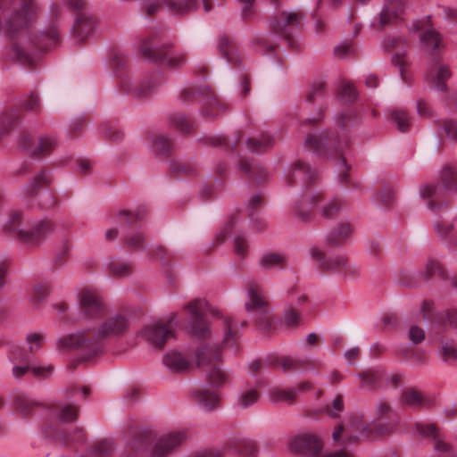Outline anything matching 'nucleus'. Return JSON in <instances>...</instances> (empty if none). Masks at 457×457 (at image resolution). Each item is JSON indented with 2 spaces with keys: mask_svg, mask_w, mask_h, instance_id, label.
<instances>
[{
  "mask_svg": "<svg viewBox=\"0 0 457 457\" xmlns=\"http://www.w3.org/2000/svg\"><path fill=\"white\" fill-rule=\"evenodd\" d=\"M309 253L312 259L324 270L338 273L347 278H356L361 273V267L349 262L343 254L326 256L318 246H312Z\"/></svg>",
  "mask_w": 457,
  "mask_h": 457,
  "instance_id": "ddd939ff",
  "label": "nucleus"
},
{
  "mask_svg": "<svg viewBox=\"0 0 457 457\" xmlns=\"http://www.w3.org/2000/svg\"><path fill=\"white\" fill-rule=\"evenodd\" d=\"M239 170L248 174L256 182L263 181L270 177L265 168L248 160L240 161Z\"/></svg>",
  "mask_w": 457,
  "mask_h": 457,
  "instance_id": "e433bc0d",
  "label": "nucleus"
},
{
  "mask_svg": "<svg viewBox=\"0 0 457 457\" xmlns=\"http://www.w3.org/2000/svg\"><path fill=\"white\" fill-rule=\"evenodd\" d=\"M195 402L206 411H212L220 406V395L207 388H200L192 391Z\"/></svg>",
  "mask_w": 457,
  "mask_h": 457,
  "instance_id": "cd10ccee",
  "label": "nucleus"
},
{
  "mask_svg": "<svg viewBox=\"0 0 457 457\" xmlns=\"http://www.w3.org/2000/svg\"><path fill=\"white\" fill-rule=\"evenodd\" d=\"M391 118L399 131L405 132L411 127V120L408 113L403 110H393Z\"/></svg>",
  "mask_w": 457,
  "mask_h": 457,
  "instance_id": "8fccbe9b",
  "label": "nucleus"
},
{
  "mask_svg": "<svg viewBox=\"0 0 457 457\" xmlns=\"http://www.w3.org/2000/svg\"><path fill=\"white\" fill-rule=\"evenodd\" d=\"M287 265V258L284 254L267 252L260 258V266L265 270L282 269Z\"/></svg>",
  "mask_w": 457,
  "mask_h": 457,
  "instance_id": "ea45409f",
  "label": "nucleus"
},
{
  "mask_svg": "<svg viewBox=\"0 0 457 457\" xmlns=\"http://www.w3.org/2000/svg\"><path fill=\"white\" fill-rule=\"evenodd\" d=\"M45 343V337L40 333H29L26 336V344L29 347V354L32 353L34 352L38 351L42 348L43 345Z\"/></svg>",
  "mask_w": 457,
  "mask_h": 457,
  "instance_id": "13d9d810",
  "label": "nucleus"
},
{
  "mask_svg": "<svg viewBox=\"0 0 457 457\" xmlns=\"http://www.w3.org/2000/svg\"><path fill=\"white\" fill-rule=\"evenodd\" d=\"M274 142L270 136H262V137H249L245 141V146L250 153H261L270 147Z\"/></svg>",
  "mask_w": 457,
  "mask_h": 457,
  "instance_id": "a18cd8bd",
  "label": "nucleus"
},
{
  "mask_svg": "<svg viewBox=\"0 0 457 457\" xmlns=\"http://www.w3.org/2000/svg\"><path fill=\"white\" fill-rule=\"evenodd\" d=\"M13 405L17 411L29 414L37 403L23 393H17L13 395Z\"/></svg>",
  "mask_w": 457,
  "mask_h": 457,
  "instance_id": "09e8293b",
  "label": "nucleus"
},
{
  "mask_svg": "<svg viewBox=\"0 0 457 457\" xmlns=\"http://www.w3.org/2000/svg\"><path fill=\"white\" fill-rule=\"evenodd\" d=\"M420 41L426 50L436 51L444 47L442 35L432 28L421 34Z\"/></svg>",
  "mask_w": 457,
  "mask_h": 457,
  "instance_id": "58836bf2",
  "label": "nucleus"
},
{
  "mask_svg": "<svg viewBox=\"0 0 457 457\" xmlns=\"http://www.w3.org/2000/svg\"><path fill=\"white\" fill-rule=\"evenodd\" d=\"M317 177L316 170L300 162L291 164L283 174L286 186L295 185L298 179L313 182Z\"/></svg>",
  "mask_w": 457,
  "mask_h": 457,
  "instance_id": "5701e85b",
  "label": "nucleus"
},
{
  "mask_svg": "<svg viewBox=\"0 0 457 457\" xmlns=\"http://www.w3.org/2000/svg\"><path fill=\"white\" fill-rule=\"evenodd\" d=\"M126 59L121 54H114L110 62V69L114 70L116 76L120 78V89L133 98H144L152 95L164 82L163 76L159 71H154L141 80L125 71Z\"/></svg>",
  "mask_w": 457,
  "mask_h": 457,
  "instance_id": "1a4fd4ad",
  "label": "nucleus"
},
{
  "mask_svg": "<svg viewBox=\"0 0 457 457\" xmlns=\"http://www.w3.org/2000/svg\"><path fill=\"white\" fill-rule=\"evenodd\" d=\"M401 403L412 409H421L432 404V401L423 395L420 392L413 389H405L400 397Z\"/></svg>",
  "mask_w": 457,
  "mask_h": 457,
  "instance_id": "c756f323",
  "label": "nucleus"
},
{
  "mask_svg": "<svg viewBox=\"0 0 457 457\" xmlns=\"http://www.w3.org/2000/svg\"><path fill=\"white\" fill-rule=\"evenodd\" d=\"M145 241L144 235L138 230H131L125 236V245L129 248H140Z\"/></svg>",
  "mask_w": 457,
  "mask_h": 457,
  "instance_id": "bf43d9fd",
  "label": "nucleus"
},
{
  "mask_svg": "<svg viewBox=\"0 0 457 457\" xmlns=\"http://www.w3.org/2000/svg\"><path fill=\"white\" fill-rule=\"evenodd\" d=\"M179 325L178 314L171 312L166 320L160 319L146 324L138 335L154 347L162 348L169 338L174 337V329Z\"/></svg>",
  "mask_w": 457,
  "mask_h": 457,
  "instance_id": "4468645a",
  "label": "nucleus"
},
{
  "mask_svg": "<svg viewBox=\"0 0 457 457\" xmlns=\"http://www.w3.org/2000/svg\"><path fill=\"white\" fill-rule=\"evenodd\" d=\"M171 142L168 137L155 136L152 138V149L158 154L167 155L171 150Z\"/></svg>",
  "mask_w": 457,
  "mask_h": 457,
  "instance_id": "3c124183",
  "label": "nucleus"
},
{
  "mask_svg": "<svg viewBox=\"0 0 457 457\" xmlns=\"http://www.w3.org/2000/svg\"><path fill=\"white\" fill-rule=\"evenodd\" d=\"M79 409L71 403H62L56 404L52 410V415L57 423L46 424L43 428V434L46 438L56 441L63 445L72 443L82 444L85 441V432L80 428H76L72 434H67L61 430V424L71 423L77 420Z\"/></svg>",
  "mask_w": 457,
  "mask_h": 457,
  "instance_id": "9b49d317",
  "label": "nucleus"
},
{
  "mask_svg": "<svg viewBox=\"0 0 457 457\" xmlns=\"http://www.w3.org/2000/svg\"><path fill=\"white\" fill-rule=\"evenodd\" d=\"M297 301H298L297 308L289 306L284 311L283 320L287 326H295L298 324V322L300 320V314H299V312L301 311L300 307L302 304L309 303L308 297L303 294H302L298 296Z\"/></svg>",
  "mask_w": 457,
  "mask_h": 457,
  "instance_id": "37998d69",
  "label": "nucleus"
},
{
  "mask_svg": "<svg viewBox=\"0 0 457 457\" xmlns=\"http://www.w3.org/2000/svg\"><path fill=\"white\" fill-rule=\"evenodd\" d=\"M222 353L216 345H201L194 351L190 347L171 349L162 356L165 369L173 374H186L195 366L205 370V377L211 386H222L228 374L221 368Z\"/></svg>",
  "mask_w": 457,
  "mask_h": 457,
  "instance_id": "20e7f679",
  "label": "nucleus"
},
{
  "mask_svg": "<svg viewBox=\"0 0 457 457\" xmlns=\"http://www.w3.org/2000/svg\"><path fill=\"white\" fill-rule=\"evenodd\" d=\"M77 304L83 316L89 319L101 318L107 310L100 293L88 287L77 292Z\"/></svg>",
  "mask_w": 457,
  "mask_h": 457,
  "instance_id": "f3484780",
  "label": "nucleus"
},
{
  "mask_svg": "<svg viewBox=\"0 0 457 457\" xmlns=\"http://www.w3.org/2000/svg\"><path fill=\"white\" fill-rule=\"evenodd\" d=\"M162 4L173 15H184L199 6L198 0H146L142 4V12L152 16L162 9Z\"/></svg>",
  "mask_w": 457,
  "mask_h": 457,
  "instance_id": "6ab92c4d",
  "label": "nucleus"
},
{
  "mask_svg": "<svg viewBox=\"0 0 457 457\" xmlns=\"http://www.w3.org/2000/svg\"><path fill=\"white\" fill-rule=\"evenodd\" d=\"M355 121V118L350 112L339 113L337 117V125L343 133L341 136H328L327 130L315 131L307 135L305 146L310 151L323 156H332L337 160L341 170L338 178L341 183L347 181L348 166L346 165L345 152L349 147V139L345 133L349 126Z\"/></svg>",
  "mask_w": 457,
  "mask_h": 457,
  "instance_id": "39448f33",
  "label": "nucleus"
},
{
  "mask_svg": "<svg viewBox=\"0 0 457 457\" xmlns=\"http://www.w3.org/2000/svg\"><path fill=\"white\" fill-rule=\"evenodd\" d=\"M325 83L323 80L319 79L312 83L310 91L307 94V101L311 104H316L321 100L324 95Z\"/></svg>",
  "mask_w": 457,
  "mask_h": 457,
  "instance_id": "6e6d98bb",
  "label": "nucleus"
},
{
  "mask_svg": "<svg viewBox=\"0 0 457 457\" xmlns=\"http://www.w3.org/2000/svg\"><path fill=\"white\" fill-rule=\"evenodd\" d=\"M37 13L34 0H0V34L13 40L6 57L25 66L38 60V54L57 46L61 42L63 12L61 6L50 5L48 21L38 34L30 31Z\"/></svg>",
  "mask_w": 457,
  "mask_h": 457,
  "instance_id": "f257e3e1",
  "label": "nucleus"
},
{
  "mask_svg": "<svg viewBox=\"0 0 457 457\" xmlns=\"http://www.w3.org/2000/svg\"><path fill=\"white\" fill-rule=\"evenodd\" d=\"M170 122L174 129L183 133H188L192 129L191 122L185 115L181 113L172 114L170 118Z\"/></svg>",
  "mask_w": 457,
  "mask_h": 457,
  "instance_id": "5fc2aeb1",
  "label": "nucleus"
},
{
  "mask_svg": "<svg viewBox=\"0 0 457 457\" xmlns=\"http://www.w3.org/2000/svg\"><path fill=\"white\" fill-rule=\"evenodd\" d=\"M361 378V386L366 389H372L380 386L385 378V372L382 369H373L358 374Z\"/></svg>",
  "mask_w": 457,
  "mask_h": 457,
  "instance_id": "4c0bfd02",
  "label": "nucleus"
},
{
  "mask_svg": "<svg viewBox=\"0 0 457 457\" xmlns=\"http://www.w3.org/2000/svg\"><path fill=\"white\" fill-rule=\"evenodd\" d=\"M105 268L111 275L118 278L129 276L132 270L131 264L119 258H111Z\"/></svg>",
  "mask_w": 457,
  "mask_h": 457,
  "instance_id": "79ce46f5",
  "label": "nucleus"
},
{
  "mask_svg": "<svg viewBox=\"0 0 457 457\" xmlns=\"http://www.w3.org/2000/svg\"><path fill=\"white\" fill-rule=\"evenodd\" d=\"M99 132L104 137L113 141L119 140L122 136L120 129L112 125H102L99 129Z\"/></svg>",
  "mask_w": 457,
  "mask_h": 457,
  "instance_id": "0e129e2a",
  "label": "nucleus"
},
{
  "mask_svg": "<svg viewBox=\"0 0 457 457\" xmlns=\"http://www.w3.org/2000/svg\"><path fill=\"white\" fill-rule=\"evenodd\" d=\"M186 439L187 433L182 429L159 433L144 428L135 433L129 447L137 453H145L149 457H166L180 446Z\"/></svg>",
  "mask_w": 457,
  "mask_h": 457,
  "instance_id": "0eeeda50",
  "label": "nucleus"
},
{
  "mask_svg": "<svg viewBox=\"0 0 457 457\" xmlns=\"http://www.w3.org/2000/svg\"><path fill=\"white\" fill-rule=\"evenodd\" d=\"M218 50L228 64L236 67L240 62L238 51L227 35L218 37Z\"/></svg>",
  "mask_w": 457,
  "mask_h": 457,
  "instance_id": "c85d7f7f",
  "label": "nucleus"
},
{
  "mask_svg": "<svg viewBox=\"0 0 457 457\" xmlns=\"http://www.w3.org/2000/svg\"><path fill=\"white\" fill-rule=\"evenodd\" d=\"M338 98L344 102H352L357 98V91L353 84L344 83L342 84L339 92Z\"/></svg>",
  "mask_w": 457,
  "mask_h": 457,
  "instance_id": "680f3d73",
  "label": "nucleus"
},
{
  "mask_svg": "<svg viewBox=\"0 0 457 457\" xmlns=\"http://www.w3.org/2000/svg\"><path fill=\"white\" fill-rule=\"evenodd\" d=\"M404 15L403 0H385L378 16L374 18L371 26L376 29H384L403 21Z\"/></svg>",
  "mask_w": 457,
  "mask_h": 457,
  "instance_id": "aec40b11",
  "label": "nucleus"
},
{
  "mask_svg": "<svg viewBox=\"0 0 457 457\" xmlns=\"http://www.w3.org/2000/svg\"><path fill=\"white\" fill-rule=\"evenodd\" d=\"M51 292V286L48 282H40L34 286L29 295V302L34 306H38L43 303Z\"/></svg>",
  "mask_w": 457,
  "mask_h": 457,
  "instance_id": "c03bdc74",
  "label": "nucleus"
},
{
  "mask_svg": "<svg viewBox=\"0 0 457 457\" xmlns=\"http://www.w3.org/2000/svg\"><path fill=\"white\" fill-rule=\"evenodd\" d=\"M146 214V208L144 205L137 207L136 211H120L116 217L114 218V221H123L128 224H132L134 222H137L141 220L145 215Z\"/></svg>",
  "mask_w": 457,
  "mask_h": 457,
  "instance_id": "49530a36",
  "label": "nucleus"
},
{
  "mask_svg": "<svg viewBox=\"0 0 457 457\" xmlns=\"http://www.w3.org/2000/svg\"><path fill=\"white\" fill-rule=\"evenodd\" d=\"M19 145L23 150L29 151L34 157H43L50 154L56 147L57 140L55 137L45 135L38 138L37 144H34V139L30 135H24L20 139Z\"/></svg>",
  "mask_w": 457,
  "mask_h": 457,
  "instance_id": "4be33fe9",
  "label": "nucleus"
},
{
  "mask_svg": "<svg viewBox=\"0 0 457 457\" xmlns=\"http://www.w3.org/2000/svg\"><path fill=\"white\" fill-rule=\"evenodd\" d=\"M435 322H448L452 327L457 328V308L439 312L435 317Z\"/></svg>",
  "mask_w": 457,
  "mask_h": 457,
  "instance_id": "052dcab7",
  "label": "nucleus"
},
{
  "mask_svg": "<svg viewBox=\"0 0 457 457\" xmlns=\"http://www.w3.org/2000/svg\"><path fill=\"white\" fill-rule=\"evenodd\" d=\"M247 301L245 307L250 311L261 310L264 308L266 301L262 287L253 282H251L247 289Z\"/></svg>",
  "mask_w": 457,
  "mask_h": 457,
  "instance_id": "72a5a7b5",
  "label": "nucleus"
},
{
  "mask_svg": "<svg viewBox=\"0 0 457 457\" xmlns=\"http://www.w3.org/2000/svg\"><path fill=\"white\" fill-rule=\"evenodd\" d=\"M322 198V191L312 187H306L300 199L293 205L294 215L303 221L307 220Z\"/></svg>",
  "mask_w": 457,
  "mask_h": 457,
  "instance_id": "412c9836",
  "label": "nucleus"
},
{
  "mask_svg": "<svg viewBox=\"0 0 457 457\" xmlns=\"http://www.w3.org/2000/svg\"><path fill=\"white\" fill-rule=\"evenodd\" d=\"M344 410L343 397L337 395L331 403L330 405L327 406L326 411L328 416L332 418L338 417Z\"/></svg>",
  "mask_w": 457,
  "mask_h": 457,
  "instance_id": "338daca9",
  "label": "nucleus"
},
{
  "mask_svg": "<svg viewBox=\"0 0 457 457\" xmlns=\"http://www.w3.org/2000/svg\"><path fill=\"white\" fill-rule=\"evenodd\" d=\"M21 104L25 110L37 112L40 108V100L36 93H31L24 98Z\"/></svg>",
  "mask_w": 457,
  "mask_h": 457,
  "instance_id": "69168bd1",
  "label": "nucleus"
},
{
  "mask_svg": "<svg viewBox=\"0 0 457 457\" xmlns=\"http://www.w3.org/2000/svg\"><path fill=\"white\" fill-rule=\"evenodd\" d=\"M347 208V204L339 196H336L320 209V213L322 218L332 220L338 217Z\"/></svg>",
  "mask_w": 457,
  "mask_h": 457,
  "instance_id": "f704fd0d",
  "label": "nucleus"
},
{
  "mask_svg": "<svg viewBox=\"0 0 457 457\" xmlns=\"http://www.w3.org/2000/svg\"><path fill=\"white\" fill-rule=\"evenodd\" d=\"M416 430L421 436L433 439L436 442L435 450L444 453V457H454L449 445L440 439L438 429L434 424L416 423Z\"/></svg>",
  "mask_w": 457,
  "mask_h": 457,
  "instance_id": "a878e982",
  "label": "nucleus"
},
{
  "mask_svg": "<svg viewBox=\"0 0 457 457\" xmlns=\"http://www.w3.org/2000/svg\"><path fill=\"white\" fill-rule=\"evenodd\" d=\"M184 310L188 313V332L197 339L209 338L211 330L208 323L204 320L206 312L221 319L223 326V337L221 347L230 350L233 353L239 352L240 336L237 332L238 324L229 317H224L220 311H213L204 299H193L184 305Z\"/></svg>",
  "mask_w": 457,
  "mask_h": 457,
  "instance_id": "423d86ee",
  "label": "nucleus"
},
{
  "mask_svg": "<svg viewBox=\"0 0 457 457\" xmlns=\"http://www.w3.org/2000/svg\"><path fill=\"white\" fill-rule=\"evenodd\" d=\"M95 28V18L83 13L76 19L72 27V35L78 41H84L94 32Z\"/></svg>",
  "mask_w": 457,
  "mask_h": 457,
  "instance_id": "bb28decb",
  "label": "nucleus"
},
{
  "mask_svg": "<svg viewBox=\"0 0 457 457\" xmlns=\"http://www.w3.org/2000/svg\"><path fill=\"white\" fill-rule=\"evenodd\" d=\"M18 117L17 111H12L0 116V139L12 129Z\"/></svg>",
  "mask_w": 457,
  "mask_h": 457,
  "instance_id": "864d4df0",
  "label": "nucleus"
},
{
  "mask_svg": "<svg viewBox=\"0 0 457 457\" xmlns=\"http://www.w3.org/2000/svg\"><path fill=\"white\" fill-rule=\"evenodd\" d=\"M446 104L453 113H457V92H452L448 96ZM443 129L450 140H457V118L446 120Z\"/></svg>",
  "mask_w": 457,
  "mask_h": 457,
  "instance_id": "473e14b6",
  "label": "nucleus"
},
{
  "mask_svg": "<svg viewBox=\"0 0 457 457\" xmlns=\"http://www.w3.org/2000/svg\"><path fill=\"white\" fill-rule=\"evenodd\" d=\"M242 138L243 135L241 132L237 135L236 139L231 143H228L226 137L222 136H217L212 138V144L217 146H223L226 149L230 147L233 151H237L240 142L242 141Z\"/></svg>",
  "mask_w": 457,
  "mask_h": 457,
  "instance_id": "e2e57ef3",
  "label": "nucleus"
},
{
  "mask_svg": "<svg viewBox=\"0 0 457 457\" xmlns=\"http://www.w3.org/2000/svg\"><path fill=\"white\" fill-rule=\"evenodd\" d=\"M352 231L353 229L349 223L340 224L329 233L328 242L334 245H340L350 237Z\"/></svg>",
  "mask_w": 457,
  "mask_h": 457,
  "instance_id": "de8ad7c7",
  "label": "nucleus"
},
{
  "mask_svg": "<svg viewBox=\"0 0 457 457\" xmlns=\"http://www.w3.org/2000/svg\"><path fill=\"white\" fill-rule=\"evenodd\" d=\"M303 14L299 12H283L270 21L269 28L274 34L287 40L290 46H294L295 42L293 37L303 26Z\"/></svg>",
  "mask_w": 457,
  "mask_h": 457,
  "instance_id": "dca6fc26",
  "label": "nucleus"
},
{
  "mask_svg": "<svg viewBox=\"0 0 457 457\" xmlns=\"http://www.w3.org/2000/svg\"><path fill=\"white\" fill-rule=\"evenodd\" d=\"M201 96H206L202 111L204 116L213 117L227 111L228 105L221 99L216 96H210L209 89L206 86H189L183 88L181 92V99L185 104Z\"/></svg>",
  "mask_w": 457,
  "mask_h": 457,
  "instance_id": "a211bd4d",
  "label": "nucleus"
},
{
  "mask_svg": "<svg viewBox=\"0 0 457 457\" xmlns=\"http://www.w3.org/2000/svg\"><path fill=\"white\" fill-rule=\"evenodd\" d=\"M394 428L391 424H383L379 421H371L367 424L362 416L353 414L348 417L346 426L338 425L332 433L334 443L344 447L334 452L323 451L322 440L313 434L304 433L294 436L288 443L292 453L309 457H353L347 446L353 444L361 436H370L373 434L380 436Z\"/></svg>",
  "mask_w": 457,
  "mask_h": 457,
  "instance_id": "f03ea898",
  "label": "nucleus"
},
{
  "mask_svg": "<svg viewBox=\"0 0 457 457\" xmlns=\"http://www.w3.org/2000/svg\"><path fill=\"white\" fill-rule=\"evenodd\" d=\"M437 357L448 365L457 362V343L453 339H443L436 351Z\"/></svg>",
  "mask_w": 457,
  "mask_h": 457,
  "instance_id": "2f4dec72",
  "label": "nucleus"
},
{
  "mask_svg": "<svg viewBox=\"0 0 457 457\" xmlns=\"http://www.w3.org/2000/svg\"><path fill=\"white\" fill-rule=\"evenodd\" d=\"M164 30L151 32L140 41L139 54L150 62H160L170 68H181L187 62L186 53L170 51V44L164 42Z\"/></svg>",
  "mask_w": 457,
  "mask_h": 457,
  "instance_id": "9d476101",
  "label": "nucleus"
},
{
  "mask_svg": "<svg viewBox=\"0 0 457 457\" xmlns=\"http://www.w3.org/2000/svg\"><path fill=\"white\" fill-rule=\"evenodd\" d=\"M56 224L50 219L35 221L30 228H23V215L21 212H12L3 225V232L12 238L19 239L29 246L42 245L46 238L54 234Z\"/></svg>",
  "mask_w": 457,
  "mask_h": 457,
  "instance_id": "6e6552de",
  "label": "nucleus"
},
{
  "mask_svg": "<svg viewBox=\"0 0 457 457\" xmlns=\"http://www.w3.org/2000/svg\"><path fill=\"white\" fill-rule=\"evenodd\" d=\"M355 52L353 46L350 43H341L334 49V54L337 58L345 59L352 56Z\"/></svg>",
  "mask_w": 457,
  "mask_h": 457,
  "instance_id": "774afa93",
  "label": "nucleus"
},
{
  "mask_svg": "<svg viewBox=\"0 0 457 457\" xmlns=\"http://www.w3.org/2000/svg\"><path fill=\"white\" fill-rule=\"evenodd\" d=\"M278 361L282 370L287 372L300 371L314 364V361L307 356L303 358L284 356L281 357Z\"/></svg>",
  "mask_w": 457,
  "mask_h": 457,
  "instance_id": "7c9ffc66",
  "label": "nucleus"
},
{
  "mask_svg": "<svg viewBox=\"0 0 457 457\" xmlns=\"http://www.w3.org/2000/svg\"><path fill=\"white\" fill-rule=\"evenodd\" d=\"M10 359L12 362H21L12 368V374L16 378H20L28 373L39 378H49L54 370L52 365H39L30 363V354L19 346H13L10 352Z\"/></svg>",
  "mask_w": 457,
  "mask_h": 457,
  "instance_id": "2eb2a0df",
  "label": "nucleus"
},
{
  "mask_svg": "<svg viewBox=\"0 0 457 457\" xmlns=\"http://www.w3.org/2000/svg\"><path fill=\"white\" fill-rule=\"evenodd\" d=\"M130 324V315L128 312H115L106 317L96 327H88L62 336L57 339V349L78 350L84 358H92L102 353L104 339L122 337L129 331Z\"/></svg>",
  "mask_w": 457,
  "mask_h": 457,
  "instance_id": "7ed1b4c3",
  "label": "nucleus"
},
{
  "mask_svg": "<svg viewBox=\"0 0 457 457\" xmlns=\"http://www.w3.org/2000/svg\"><path fill=\"white\" fill-rule=\"evenodd\" d=\"M241 220L237 214L230 217L225 228L217 234V240L221 241L228 235H234L239 232Z\"/></svg>",
  "mask_w": 457,
  "mask_h": 457,
  "instance_id": "603ef678",
  "label": "nucleus"
},
{
  "mask_svg": "<svg viewBox=\"0 0 457 457\" xmlns=\"http://www.w3.org/2000/svg\"><path fill=\"white\" fill-rule=\"evenodd\" d=\"M258 399L259 393L257 387L250 386L246 384L238 392L237 404L245 409L254 404Z\"/></svg>",
  "mask_w": 457,
  "mask_h": 457,
  "instance_id": "a19ab883",
  "label": "nucleus"
},
{
  "mask_svg": "<svg viewBox=\"0 0 457 457\" xmlns=\"http://www.w3.org/2000/svg\"><path fill=\"white\" fill-rule=\"evenodd\" d=\"M52 181L51 172L42 170L21 189L20 196L23 200L31 199L33 201L37 199V205L40 209L48 210L54 208L57 204L54 194L49 190L40 191L42 187L50 185Z\"/></svg>",
  "mask_w": 457,
  "mask_h": 457,
  "instance_id": "f8f14e48",
  "label": "nucleus"
},
{
  "mask_svg": "<svg viewBox=\"0 0 457 457\" xmlns=\"http://www.w3.org/2000/svg\"><path fill=\"white\" fill-rule=\"evenodd\" d=\"M424 276L427 278L433 277L443 278L445 276V270L438 261L435 259H429L425 266Z\"/></svg>",
  "mask_w": 457,
  "mask_h": 457,
  "instance_id": "4d7b16f0",
  "label": "nucleus"
},
{
  "mask_svg": "<svg viewBox=\"0 0 457 457\" xmlns=\"http://www.w3.org/2000/svg\"><path fill=\"white\" fill-rule=\"evenodd\" d=\"M452 73L445 64L439 60H434L428 68L425 79L428 83L435 87L438 91L446 89V80L449 79Z\"/></svg>",
  "mask_w": 457,
  "mask_h": 457,
  "instance_id": "b1692460",
  "label": "nucleus"
},
{
  "mask_svg": "<svg viewBox=\"0 0 457 457\" xmlns=\"http://www.w3.org/2000/svg\"><path fill=\"white\" fill-rule=\"evenodd\" d=\"M310 387L311 385L304 382L299 385L298 389L292 387L287 389L274 388L270 392V398L272 402H291L296 397L297 392H303Z\"/></svg>",
  "mask_w": 457,
  "mask_h": 457,
  "instance_id": "c9c22d12",
  "label": "nucleus"
},
{
  "mask_svg": "<svg viewBox=\"0 0 457 457\" xmlns=\"http://www.w3.org/2000/svg\"><path fill=\"white\" fill-rule=\"evenodd\" d=\"M225 449L231 451L238 457H256L258 448L255 442L243 436H234L225 445Z\"/></svg>",
  "mask_w": 457,
  "mask_h": 457,
  "instance_id": "393cba45",
  "label": "nucleus"
}]
</instances>
